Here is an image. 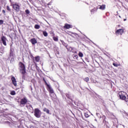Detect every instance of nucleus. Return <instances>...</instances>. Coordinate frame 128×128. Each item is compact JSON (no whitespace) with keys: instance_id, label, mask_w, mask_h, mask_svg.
<instances>
[{"instance_id":"nucleus-1","label":"nucleus","mask_w":128,"mask_h":128,"mask_svg":"<svg viewBox=\"0 0 128 128\" xmlns=\"http://www.w3.org/2000/svg\"><path fill=\"white\" fill-rule=\"evenodd\" d=\"M44 80L46 86H47V90L50 93V96L52 100H56V95L54 94V89H52L50 84H48V82H46V81L44 79Z\"/></svg>"},{"instance_id":"nucleus-2","label":"nucleus","mask_w":128,"mask_h":128,"mask_svg":"<svg viewBox=\"0 0 128 128\" xmlns=\"http://www.w3.org/2000/svg\"><path fill=\"white\" fill-rule=\"evenodd\" d=\"M34 116L36 118H40L42 116V112H40V110L38 108H35L34 110Z\"/></svg>"},{"instance_id":"nucleus-3","label":"nucleus","mask_w":128,"mask_h":128,"mask_svg":"<svg viewBox=\"0 0 128 128\" xmlns=\"http://www.w3.org/2000/svg\"><path fill=\"white\" fill-rule=\"evenodd\" d=\"M126 92H124L121 91L118 94V96H119L120 100H124L126 97Z\"/></svg>"},{"instance_id":"nucleus-4","label":"nucleus","mask_w":128,"mask_h":128,"mask_svg":"<svg viewBox=\"0 0 128 128\" xmlns=\"http://www.w3.org/2000/svg\"><path fill=\"white\" fill-rule=\"evenodd\" d=\"M30 57L31 58L32 60L34 62H38L40 60V56H36L34 57V56H32V54H31L30 56Z\"/></svg>"},{"instance_id":"nucleus-5","label":"nucleus","mask_w":128,"mask_h":128,"mask_svg":"<svg viewBox=\"0 0 128 128\" xmlns=\"http://www.w3.org/2000/svg\"><path fill=\"white\" fill-rule=\"evenodd\" d=\"M26 104H28V99H26V98H23L20 100V106H24Z\"/></svg>"},{"instance_id":"nucleus-6","label":"nucleus","mask_w":128,"mask_h":128,"mask_svg":"<svg viewBox=\"0 0 128 128\" xmlns=\"http://www.w3.org/2000/svg\"><path fill=\"white\" fill-rule=\"evenodd\" d=\"M20 68V71L21 72L22 74L24 76L26 73V66H24V64H21Z\"/></svg>"},{"instance_id":"nucleus-7","label":"nucleus","mask_w":128,"mask_h":128,"mask_svg":"<svg viewBox=\"0 0 128 128\" xmlns=\"http://www.w3.org/2000/svg\"><path fill=\"white\" fill-rule=\"evenodd\" d=\"M124 30L121 28V29H119V30H116L115 32V34L117 36H118L120 34V36H122V34H124Z\"/></svg>"},{"instance_id":"nucleus-8","label":"nucleus","mask_w":128,"mask_h":128,"mask_svg":"<svg viewBox=\"0 0 128 128\" xmlns=\"http://www.w3.org/2000/svg\"><path fill=\"white\" fill-rule=\"evenodd\" d=\"M13 8L16 12H20V6L16 4H12Z\"/></svg>"},{"instance_id":"nucleus-9","label":"nucleus","mask_w":128,"mask_h":128,"mask_svg":"<svg viewBox=\"0 0 128 128\" xmlns=\"http://www.w3.org/2000/svg\"><path fill=\"white\" fill-rule=\"evenodd\" d=\"M1 40L2 42V44H4V46H6V36H2L1 37Z\"/></svg>"},{"instance_id":"nucleus-10","label":"nucleus","mask_w":128,"mask_h":128,"mask_svg":"<svg viewBox=\"0 0 128 128\" xmlns=\"http://www.w3.org/2000/svg\"><path fill=\"white\" fill-rule=\"evenodd\" d=\"M98 10H106V4L98 5L97 6Z\"/></svg>"},{"instance_id":"nucleus-11","label":"nucleus","mask_w":128,"mask_h":128,"mask_svg":"<svg viewBox=\"0 0 128 128\" xmlns=\"http://www.w3.org/2000/svg\"><path fill=\"white\" fill-rule=\"evenodd\" d=\"M72 28V25L68 24H65L64 26V28L66 30H70V28Z\"/></svg>"},{"instance_id":"nucleus-12","label":"nucleus","mask_w":128,"mask_h":128,"mask_svg":"<svg viewBox=\"0 0 128 128\" xmlns=\"http://www.w3.org/2000/svg\"><path fill=\"white\" fill-rule=\"evenodd\" d=\"M30 42H31V44H32L33 46H34L36 44H38V41L36 40V38L30 39Z\"/></svg>"},{"instance_id":"nucleus-13","label":"nucleus","mask_w":128,"mask_h":128,"mask_svg":"<svg viewBox=\"0 0 128 128\" xmlns=\"http://www.w3.org/2000/svg\"><path fill=\"white\" fill-rule=\"evenodd\" d=\"M12 84L14 86H16V78L14 77H12L11 78Z\"/></svg>"},{"instance_id":"nucleus-14","label":"nucleus","mask_w":128,"mask_h":128,"mask_svg":"<svg viewBox=\"0 0 128 128\" xmlns=\"http://www.w3.org/2000/svg\"><path fill=\"white\" fill-rule=\"evenodd\" d=\"M27 108H28L29 112H34V108H32V105H29L28 106H26Z\"/></svg>"},{"instance_id":"nucleus-15","label":"nucleus","mask_w":128,"mask_h":128,"mask_svg":"<svg viewBox=\"0 0 128 128\" xmlns=\"http://www.w3.org/2000/svg\"><path fill=\"white\" fill-rule=\"evenodd\" d=\"M48 7L49 8H52V2H50L48 4Z\"/></svg>"},{"instance_id":"nucleus-16","label":"nucleus","mask_w":128,"mask_h":128,"mask_svg":"<svg viewBox=\"0 0 128 128\" xmlns=\"http://www.w3.org/2000/svg\"><path fill=\"white\" fill-rule=\"evenodd\" d=\"M98 7H96V8H94L91 10L90 12L94 14V12H98Z\"/></svg>"},{"instance_id":"nucleus-17","label":"nucleus","mask_w":128,"mask_h":128,"mask_svg":"<svg viewBox=\"0 0 128 128\" xmlns=\"http://www.w3.org/2000/svg\"><path fill=\"white\" fill-rule=\"evenodd\" d=\"M44 112H46V114H50V110L46 108H44L43 109Z\"/></svg>"},{"instance_id":"nucleus-18","label":"nucleus","mask_w":128,"mask_h":128,"mask_svg":"<svg viewBox=\"0 0 128 128\" xmlns=\"http://www.w3.org/2000/svg\"><path fill=\"white\" fill-rule=\"evenodd\" d=\"M40 25L36 24L34 26V28H36V30H40Z\"/></svg>"},{"instance_id":"nucleus-19","label":"nucleus","mask_w":128,"mask_h":128,"mask_svg":"<svg viewBox=\"0 0 128 128\" xmlns=\"http://www.w3.org/2000/svg\"><path fill=\"white\" fill-rule=\"evenodd\" d=\"M52 38L54 42H58V36L56 37V36H54Z\"/></svg>"},{"instance_id":"nucleus-20","label":"nucleus","mask_w":128,"mask_h":128,"mask_svg":"<svg viewBox=\"0 0 128 128\" xmlns=\"http://www.w3.org/2000/svg\"><path fill=\"white\" fill-rule=\"evenodd\" d=\"M42 34L44 36H48V32L46 31H43Z\"/></svg>"},{"instance_id":"nucleus-21","label":"nucleus","mask_w":128,"mask_h":128,"mask_svg":"<svg viewBox=\"0 0 128 128\" xmlns=\"http://www.w3.org/2000/svg\"><path fill=\"white\" fill-rule=\"evenodd\" d=\"M84 80L86 82H90V78H88V77H86L84 79Z\"/></svg>"},{"instance_id":"nucleus-22","label":"nucleus","mask_w":128,"mask_h":128,"mask_svg":"<svg viewBox=\"0 0 128 128\" xmlns=\"http://www.w3.org/2000/svg\"><path fill=\"white\" fill-rule=\"evenodd\" d=\"M78 54L80 58H82V56H84V54H82V52H79Z\"/></svg>"},{"instance_id":"nucleus-23","label":"nucleus","mask_w":128,"mask_h":128,"mask_svg":"<svg viewBox=\"0 0 128 128\" xmlns=\"http://www.w3.org/2000/svg\"><path fill=\"white\" fill-rule=\"evenodd\" d=\"M66 96L68 98H69V100H70L72 98V96H70V94H66Z\"/></svg>"},{"instance_id":"nucleus-24","label":"nucleus","mask_w":128,"mask_h":128,"mask_svg":"<svg viewBox=\"0 0 128 128\" xmlns=\"http://www.w3.org/2000/svg\"><path fill=\"white\" fill-rule=\"evenodd\" d=\"M50 34L52 36H55V34L54 32H50Z\"/></svg>"},{"instance_id":"nucleus-25","label":"nucleus","mask_w":128,"mask_h":128,"mask_svg":"<svg viewBox=\"0 0 128 128\" xmlns=\"http://www.w3.org/2000/svg\"><path fill=\"white\" fill-rule=\"evenodd\" d=\"M10 94L12 96H15L16 94V92L15 91H12L10 92Z\"/></svg>"},{"instance_id":"nucleus-26","label":"nucleus","mask_w":128,"mask_h":128,"mask_svg":"<svg viewBox=\"0 0 128 128\" xmlns=\"http://www.w3.org/2000/svg\"><path fill=\"white\" fill-rule=\"evenodd\" d=\"M6 10H8V12H10V6H6Z\"/></svg>"},{"instance_id":"nucleus-27","label":"nucleus","mask_w":128,"mask_h":128,"mask_svg":"<svg viewBox=\"0 0 128 128\" xmlns=\"http://www.w3.org/2000/svg\"><path fill=\"white\" fill-rule=\"evenodd\" d=\"M84 116L86 118H88V116H90L88 115V112H85L84 113Z\"/></svg>"},{"instance_id":"nucleus-28","label":"nucleus","mask_w":128,"mask_h":128,"mask_svg":"<svg viewBox=\"0 0 128 128\" xmlns=\"http://www.w3.org/2000/svg\"><path fill=\"white\" fill-rule=\"evenodd\" d=\"M25 12L27 14H30V11H29V10H26V11H25Z\"/></svg>"},{"instance_id":"nucleus-29","label":"nucleus","mask_w":128,"mask_h":128,"mask_svg":"<svg viewBox=\"0 0 128 128\" xmlns=\"http://www.w3.org/2000/svg\"><path fill=\"white\" fill-rule=\"evenodd\" d=\"M4 24V20H0V25H2Z\"/></svg>"},{"instance_id":"nucleus-30","label":"nucleus","mask_w":128,"mask_h":128,"mask_svg":"<svg viewBox=\"0 0 128 128\" xmlns=\"http://www.w3.org/2000/svg\"><path fill=\"white\" fill-rule=\"evenodd\" d=\"M126 102H128V97L126 98H126L124 100Z\"/></svg>"},{"instance_id":"nucleus-31","label":"nucleus","mask_w":128,"mask_h":128,"mask_svg":"<svg viewBox=\"0 0 128 128\" xmlns=\"http://www.w3.org/2000/svg\"><path fill=\"white\" fill-rule=\"evenodd\" d=\"M2 14H4V16H6V10H2Z\"/></svg>"},{"instance_id":"nucleus-32","label":"nucleus","mask_w":128,"mask_h":128,"mask_svg":"<svg viewBox=\"0 0 128 128\" xmlns=\"http://www.w3.org/2000/svg\"><path fill=\"white\" fill-rule=\"evenodd\" d=\"M74 57H75L76 58H78V55H74Z\"/></svg>"},{"instance_id":"nucleus-33","label":"nucleus","mask_w":128,"mask_h":128,"mask_svg":"<svg viewBox=\"0 0 128 128\" xmlns=\"http://www.w3.org/2000/svg\"><path fill=\"white\" fill-rule=\"evenodd\" d=\"M36 66L37 70H40V68L38 67V65H36Z\"/></svg>"},{"instance_id":"nucleus-34","label":"nucleus","mask_w":128,"mask_h":128,"mask_svg":"<svg viewBox=\"0 0 128 128\" xmlns=\"http://www.w3.org/2000/svg\"><path fill=\"white\" fill-rule=\"evenodd\" d=\"M120 66V65H118V64H114V66Z\"/></svg>"},{"instance_id":"nucleus-35","label":"nucleus","mask_w":128,"mask_h":128,"mask_svg":"<svg viewBox=\"0 0 128 128\" xmlns=\"http://www.w3.org/2000/svg\"><path fill=\"white\" fill-rule=\"evenodd\" d=\"M120 24H118V28H120Z\"/></svg>"},{"instance_id":"nucleus-36","label":"nucleus","mask_w":128,"mask_h":128,"mask_svg":"<svg viewBox=\"0 0 128 128\" xmlns=\"http://www.w3.org/2000/svg\"><path fill=\"white\" fill-rule=\"evenodd\" d=\"M124 22H126V19H124Z\"/></svg>"},{"instance_id":"nucleus-37","label":"nucleus","mask_w":128,"mask_h":128,"mask_svg":"<svg viewBox=\"0 0 128 128\" xmlns=\"http://www.w3.org/2000/svg\"><path fill=\"white\" fill-rule=\"evenodd\" d=\"M119 18H122V17H120V16H119Z\"/></svg>"},{"instance_id":"nucleus-38","label":"nucleus","mask_w":128,"mask_h":128,"mask_svg":"<svg viewBox=\"0 0 128 128\" xmlns=\"http://www.w3.org/2000/svg\"><path fill=\"white\" fill-rule=\"evenodd\" d=\"M114 64V63H113V64Z\"/></svg>"},{"instance_id":"nucleus-39","label":"nucleus","mask_w":128,"mask_h":128,"mask_svg":"<svg viewBox=\"0 0 128 128\" xmlns=\"http://www.w3.org/2000/svg\"><path fill=\"white\" fill-rule=\"evenodd\" d=\"M11 50L10 54H12V50Z\"/></svg>"},{"instance_id":"nucleus-40","label":"nucleus","mask_w":128,"mask_h":128,"mask_svg":"<svg viewBox=\"0 0 128 128\" xmlns=\"http://www.w3.org/2000/svg\"><path fill=\"white\" fill-rule=\"evenodd\" d=\"M22 64H24L22 63Z\"/></svg>"},{"instance_id":"nucleus-41","label":"nucleus","mask_w":128,"mask_h":128,"mask_svg":"<svg viewBox=\"0 0 128 128\" xmlns=\"http://www.w3.org/2000/svg\"><path fill=\"white\" fill-rule=\"evenodd\" d=\"M10 46H12V45H10Z\"/></svg>"}]
</instances>
